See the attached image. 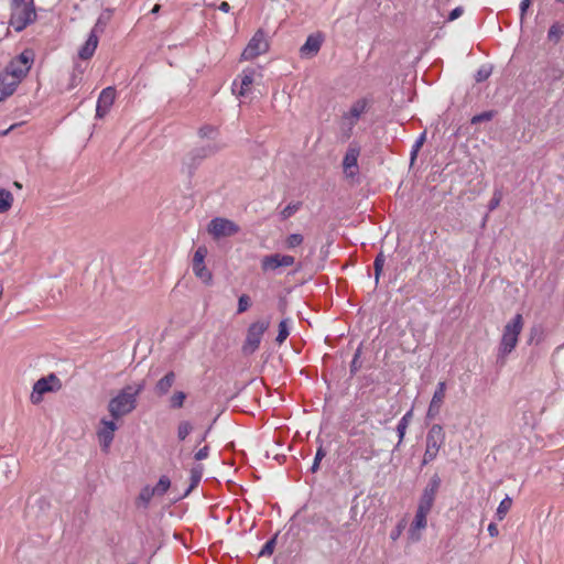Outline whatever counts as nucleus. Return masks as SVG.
<instances>
[{
    "label": "nucleus",
    "mask_w": 564,
    "mask_h": 564,
    "mask_svg": "<svg viewBox=\"0 0 564 564\" xmlns=\"http://www.w3.org/2000/svg\"><path fill=\"white\" fill-rule=\"evenodd\" d=\"M116 98V90L112 87H107L101 90L97 107H96V117L97 118H104L108 111L110 110L111 106L113 105Z\"/></svg>",
    "instance_id": "14"
},
{
    "label": "nucleus",
    "mask_w": 564,
    "mask_h": 564,
    "mask_svg": "<svg viewBox=\"0 0 564 564\" xmlns=\"http://www.w3.org/2000/svg\"><path fill=\"white\" fill-rule=\"evenodd\" d=\"M322 42L323 39L319 34H311L300 48L301 56L305 58L315 56L321 48Z\"/></svg>",
    "instance_id": "18"
},
{
    "label": "nucleus",
    "mask_w": 564,
    "mask_h": 564,
    "mask_svg": "<svg viewBox=\"0 0 564 564\" xmlns=\"http://www.w3.org/2000/svg\"><path fill=\"white\" fill-rule=\"evenodd\" d=\"M294 262L295 259L292 256L274 253L262 258L261 269L264 272H274L279 268L291 267Z\"/></svg>",
    "instance_id": "12"
},
{
    "label": "nucleus",
    "mask_w": 564,
    "mask_h": 564,
    "mask_svg": "<svg viewBox=\"0 0 564 564\" xmlns=\"http://www.w3.org/2000/svg\"><path fill=\"white\" fill-rule=\"evenodd\" d=\"M36 19L34 2H12L10 25L21 32Z\"/></svg>",
    "instance_id": "4"
},
{
    "label": "nucleus",
    "mask_w": 564,
    "mask_h": 564,
    "mask_svg": "<svg viewBox=\"0 0 564 564\" xmlns=\"http://www.w3.org/2000/svg\"><path fill=\"white\" fill-rule=\"evenodd\" d=\"M215 132H216L215 129L212 128V127L202 128L200 131H199V133L203 137H212Z\"/></svg>",
    "instance_id": "50"
},
{
    "label": "nucleus",
    "mask_w": 564,
    "mask_h": 564,
    "mask_svg": "<svg viewBox=\"0 0 564 564\" xmlns=\"http://www.w3.org/2000/svg\"><path fill=\"white\" fill-rule=\"evenodd\" d=\"M194 426L191 421L183 420L177 424V438L184 441L193 431Z\"/></svg>",
    "instance_id": "31"
},
{
    "label": "nucleus",
    "mask_w": 564,
    "mask_h": 564,
    "mask_svg": "<svg viewBox=\"0 0 564 564\" xmlns=\"http://www.w3.org/2000/svg\"><path fill=\"white\" fill-rule=\"evenodd\" d=\"M290 322L291 321L289 318H285L282 319L279 324V332L275 340L280 345L284 343L290 335Z\"/></svg>",
    "instance_id": "29"
},
{
    "label": "nucleus",
    "mask_w": 564,
    "mask_h": 564,
    "mask_svg": "<svg viewBox=\"0 0 564 564\" xmlns=\"http://www.w3.org/2000/svg\"><path fill=\"white\" fill-rule=\"evenodd\" d=\"M271 321L269 317L261 318L251 323L246 333V338L241 346V351L246 356L254 354L261 344L264 333L269 329Z\"/></svg>",
    "instance_id": "3"
},
{
    "label": "nucleus",
    "mask_w": 564,
    "mask_h": 564,
    "mask_svg": "<svg viewBox=\"0 0 564 564\" xmlns=\"http://www.w3.org/2000/svg\"><path fill=\"white\" fill-rule=\"evenodd\" d=\"M13 203V195L11 192L0 188V214L8 212Z\"/></svg>",
    "instance_id": "27"
},
{
    "label": "nucleus",
    "mask_w": 564,
    "mask_h": 564,
    "mask_svg": "<svg viewBox=\"0 0 564 564\" xmlns=\"http://www.w3.org/2000/svg\"><path fill=\"white\" fill-rule=\"evenodd\" d=\"M187 394L184 391H174L173 394L169 399V405L171 409H181L183 408Z\"/></svg>",
    "instance_id": "28"
},
{
    "label": "nucleus",
    "mask_w": 564,
    "mask_h": 564,
    "mask_svg": "<svg viewBox=\"0 0 564 564\" xmlns=\"http://www.w3.org/2000/svg\"><path fill=\"white\" fill-rule=\"evenodd\" d=\"M523 317L516 314L502 329L501 339L498 348V357L505 359L518 345L519 336L523 329Z\"/></svg>",
    "instance_id": "2"
},
{
    "label": "nucleus",
    "mask_w": 564,
    "mask_h": 564,
    "mask_svg": "<svg viewBox=\"0 0 564 564\" xmlns=\"http://www.w3.org/2000/svg\"><path fill=\"white\" fill-rule=\"evenodd\" d=\"M437 454H438V452H436V451L425 448V453L423 456V464L426 465V464L431 463L432 460H434L436 458Z\"/></svg>",
    "instance_id": "42"
},
{
    "label": "nucleus",
    "mask_w": 564,
    "mask_h": 564,
    "mask_svg": "<svg viewBox=\"0 0 564 564\" xmlns=\"http://www.w3.org/2000/svg\"><path fill=\"white\" fill-rule=\"evenodd\" d=\"M143 389V382L124 387L109 401L108 411L110 415L116 420L132 412L137 405V397Z\"/></svg>",
    "instance_id": "1"
},
{
    "label": "nucleus",
    "mask_w": 564,
    "mask_h": 564,
    "mask_svg": "<svg viewBox=\"0 0 564 564\" xmlns=\"http://www.w3.org/2000/svg\"><path fill=\"white\" fill-rule=\"evenodd\" d=\"M464 10L462 7H457L451 11L447 21H454L463 14Z\"/></svg>",
    "instance_id": "46"
},
{
    "label": "nucleus",
    "mask_w": 564,
    "mask_h": 564,
    "mask_svg": "<svg viewBox=\"0 0 564 564\" xmlns=\"http://www.w3.org/2000/svg\"><path fill=\"white\" fill-rule=\"evenodd\" d=\"M492 118V113L491 112H482V113H479V115H476L471 118V123H479L481 121H488Z\"/></svg>",
    "instance_id": "41"
},
{
    "label": "nucleus",
    "mask_w": 564,
    "mask_h": 564,
    "mask_svg": "<svg viewBox=\"0 0 564 564\" xmlns=\"http://www.w3.org/2000/svg\"><path fill=\"white\" fill-rule=\"evenodd\" d=\"M440 485L441 479L437 476L432 477L429 485L424 489L419 503L432 508Z\"/></svg>",
    "instance_id": "20"
},
{
    "label": "nucleus",
    "mask_w": 564,
    "mask_h": 564,
    "mask_svg": "<svg viewBox=\"0 0 564 564\" xmlns=\"http://www.w3.org/2000/svg\"><path fill=\"white\" fill-rule=\"evenodd\" d=\"M59 381L55 375H50L45 378L39 379L34 386L33 391L31 393V401L34 404H37L42 401L43 395L46 392H51L58 388Z\"/></svg>",
    "instance_id": "10"
},
{
    "label": "nucleus",
    "mask_w": 564,
    "mask_h": 564,
    "mask_svg": "<svg viewBox=\"0 0 564 564\" xmlns=\"http://www.w3.org/2000/svg\"><path fill=\"white\" fill-rule=\"evenodd\" d=\"M250 297L246 294L239 296L237 313H245L250 307Z\"/></svg>",
    "instance_id": "37"
},
{
    "label": "nucleus",
    "mask_w": 564,
    "mask_h": 564,
    "mask_svg": "<svg viewBox=\"0 0 564 564\" xmlns=\"http://www.w3.org/2000/svg\"><path fill=\"white\" fill-rule=\"evenodd\" d=\"M269 50V42L264 33L259 30L251 37L246 48L243 50L241 57L245 61H251L257 56L264 54Z\"/></svg>",
    "instance_id": "8"
},
{
    "label": "nucleus",
    "mask_w": 564,
    "mask_h": 564,
    "mask_svg": "<svg viewBox=\"0 0 564 564\" xmlns=\"http://www.w3.org/2000/svg\"><path fill=\"white\" fill-rule=\"evenodd\" d=\"M530 3L531 2H521V6H520L521 18H523V15L525 14Z\"/></svg>",
    "instance_id": "53"
},
{
    "label": "nucleus",
    "mask_w": 564,
    "mask_h": 564,
    "mask_svg": "<svg viewBox=\"0 0 564 564\" xmlns=\"http://www.w3.org/2000/svg\"><path fill=\"white\" fill-rule=\"evenodd\" d=\"M13 128H14V126H11L8 130H6V131L1 132L0 134H1V135H6V134H8V132H9L10 130H12Z\"/></svg>",
    "instance_id": "55"
},
{
    "label": "nucleus",
    "mask_w": 564,
    "mask_h": 564,
    "mask_svg": "<svg viewBox=\"0 0 564 564\" xmlns=\"http://www.w3.org/2000/svg\"><path fill=\"white\" fill-rule=\"evenodd\" d=\"M170 486H171V481H170L169 477L162 476L159 479L155 487H151V488L154 490L155 495L162 496L169 490Z\"/></svg>",
    "instance_id": "32"
},
{
    "label": "nucleus",
    "mask_w": 564,
    "mask_h": 564,
    "mask_svg": "<svg viewBox=\"0 0 564 564\" xmlns=\"http://www.w3.org/2000/svg\"><path fill=\"white\" fill-rule=\"evenodd\" d=\"M208 456V446H204L195 453V459L203 460Z\"/></svg>",
    "instance_id": "48"
},
{
    "label": "nucleus",
    "mask_w": 564,
    "mask_h": 564,
    "mask_svg": "<svg viewBox=\"0 0 564 564\" xmlns=\"http://www.w3.org/2000/svg\"><path fill=\"white\" fill-rule=\"evenodd\" d=\"M217 9L223 11V12H225V13H227V12H229L230 7H229L228 2H220V4L218 6Z\"/></svg>",
    "instance_id": "52"
},
{
    "label": "nucleus",
    "mask_w": 564,
    "mask_h": 564,
    "mask_svg": "<svg viewBox=\"0 0 564 564\" xmlns=\"http://www.w3.org/2000/svg\"><path fill=\"white\" fill-rule=\"evenodd\" d=\"M239 226L227 218L216 217L208 225V232L214 239L231 237L239 232Z\"/></svg>",
    "instance_id": "7"
},
{
    "label": "nucleus",
    "mask_w": 564,
    "mask_h": 564,
    "mask_svg": "<svg viewBox=\"0 0 564 564\" xmlns=\"http://www.w3.org/2000/svg\"><path fill=\"white\" fill-rule=\"evenodd\" d=\"M325 456L323 448H318L315 455V459L312 466V471H316L319 465L321 459Z\"/></svg>",
    "instance_id": "45"
},
{
    "label": "nucleus",
    "mask_w": 564,
    "mask_h": 564,
    "mask_svg": "<svg viewBox=\"0 0 564 564\" xmlns=\"http://www.w3.org/2000/svg\"><path fill=\"white\" fill-rule=\"evenodd\" d=\"M303 242V236L300 234H292L285 240V247L288 249H294Z\"/></svg>",
    "instance_id": "34"
},
{
    "label": "nucleus",
    "mask_w": 564,
    "mask_h": 564,
    "mask_svg": "<svg viewBox=\"0 0 564 564\" xmlns=\"http://www.w3.org/2000/svg\"><path fill=\"white\" fill-rule=\"evenodd\" d=\"M445 441V433L440 424H434L426 435V448L438 452Z\"/></svg>",
    "instance_id": "16"
},
{
    "label": "nucleus",
    "mask_w": 564,
    "mask_h": 564,
    "mask_svg": "<svg viewBox=\"0 0 564 564\" xmlns=\"http://www.w3.org/2000/svg\"><path fill=\"white\" fill-rule=\"evenodd\" d=\"M383 265H384V257L382 253H379L373 263L376 283L379 282V278L382 272Z\"/></svg>",
    "instance_id": "35"
},
{
    "label": "nucleus",
    "mask_w": 564,
    "mask_h": 564,
    "mask_svg": "<svg viewBox=\"0 0 564 564\" xmlns=\"http://www.w3.org/2000/svg\"><path fill=\"white\" fill-rule=\"evenodd\" d=\"M257 72L256 69H245L239 76L240 88L237 90V80L234 82V91H237L239 96H245L251 90V86L256 82Z\"/></svg>",
    "instance_id": "19"
},
{
    "label": "nucleus",
    "mask_w": 564,
    "mask_h": 564,
    "mask_svg": "<svg viewBox=\"0 0 564 564\" xmlns=\"http://www.w3.org/2000/svg\"><path fill=\"white\" fill-rule=\"evenodd\" d=\"M118 426L115 421L102 419L100 421V426L97 430V437L101 447V451L108 453L111 446V443L115 437V432Z\"/></svg>",
    "instance_id": "11"
},
{
    "label": "nucleus",
    "mask_w": 564,
    "mask_h": 564,
    "mask_svg": "<svg viewBox=\"0 0 564 564\" xmlns=\"http://www.w3.org/2000/svg\"><path fill=\"white\" fill-rule=\"evenodd\" d=\"M412 416H413V411L410 410L408 411L402 417L401 420L399 421L398 423V426H397V432H398V436H399V444L403 441L404 438V435L406 433V429L412 420Z\"/></svg>",
    "instance_id": "25"
},
{
    "label": "nucleus",
    "mask_w": 564,
    "mask_h": 564,
    "mask_svg": "<svg viewBox=\"0 0 564 564\" xmlns=\"http://www.w3.org/2000/svg\"><path fill=\"white\" fill-rule=\"evenodd\" d=\"M153 496H155L154 490L151 487L147 486L140 491L138 500L140 503L147 507L148 503L153 498Z\"/></svg>",
    "instance_id": "33"
},
{
    "label": "nucleus",
    "mask_w": 564,
    "mask_h": 564,
    "mask_svg": "<svg viewBox=\"0 0 564 564\" xmlns=\"http://www.w3.org/2000/svg\"><path fill=\"white\" fill-rule=\"evenodd\" d=\"M437 454H438V452H436V451L425 448V453L423 456V464L426 465V464L431 463L432 460H434L436 458Z\"/></svg>",
    "instance_id": "43"
},
{
    "label": "nucleus",
    "mask_w": 564,
    "mask_h": 564,
    "mask_svg": "<svg viewBox=\"0 0 564 564\" xmlns=\"http://www.w3.org/2000/svg\"><path fill=\"white\" fill-rule=\"evenodd\" d=\"M176 375L174 371L165 373L155 384L154 392L158 397H163L169 393L173 384L175 383Z\"/></svg>",
    "instance_id": "21"
},
{
    "label": "nucleus",
    "mask_w": 564,
    "mask_h": 564,
    "mask_svg": "<svg viewBox=\"0 0 564 564\" xmlns=\"http://www.w3.org/2000/svg\"><path fill=\"white\" fill-rule=\"evenodd\" d=\"M424 141H425V133H422L419 137V139L415 141V143L413 144L412 152H411L412 161L416 156V153L421 149V147L423 145Z\"/></svg>",
    "instance_id": "40"
},
{
    "label": "nucleus",
    "mask_w": 564,
    "mask_h": 564,
    "mask_svg": "<svg viewBox=\"0 0 564 564\" xmlns=\"http://www.w3.org/2000/svg\"><path fill=\"white\" fill-rule=\"evenodd\" d=\"M159 10H160V6H159V4H155V6L152 8L151 12H152V13H158V12H159Z\"/></svg>",
    "instance_id": "54"
},
{
    "label": "nucleus",
    "mask_w": 564,
    "mask_h": 564,
    "mask_svg": "<svg viewBox=\"0 0 564 564\" xmlns=\"http://www.w3.org/2000/svg\"><path fill=\"white\" fill-rule=\"evenodd\" d=\"M487 530H488V533L490 534V536H492V538H495V536H497L499 534L498 527L494 522L489 523Z\"/></svg>",
    "instance_id": "49"
},
{
    "label": "nucleus",
    "mask_w": 564,
    "mask_h": 564,
    "mask_svg": "<svg viewBox=\"0 0 564 564\" xmlns=\"http://www.w3.org/2000/svg\"><path fill=\"white\" fill-rule=\"evenodd\" d=\"M296 210V207L295 206H286L283 210V216L284 217H290L294 212Z\"/></svg>",
    "instance_id": "51"
},
{
    "label": "nucleus",
    "mask_w": 564,
    "mask_h": 564,
    "mask_svg": "<svg viewBox=\"0 0 564 564\" xmlns=\"http://www.w3.org/2000/svg\"><path fill=\"white\" fill-rule=\"evenodd\" d=\"M207 252L208 251L205 246H199L193 256L192 267L196 278H198L205 284H210L213 274L205 265V258Z\"/></svg>",
    "instance_id": "9"
},
{
    "label": "nucleus",
    "mask_w": 564,
    "mask_h": 564,
    "mask_svg": "<svg viewBox=\"0 0 564 564\" xmlns=\"http://www.w3.org/2000/svg\"><path fill=\"white\" fill-rule=\"evenodd\" d=\"M98 42H99V35L94 32H90L87 41L78 51L79 58L89 59L94 55V53L98 46Z\"/></svg>",
    "instance_id": "22"
},
{
    "label": "nucleus",
    "mask_w": 564,
    "mask_h": 564,
    "mask_svg": "<svg viewBox=\"0 0 564 564\" xmlns=\"http://www.w3.org/2000/svg\"><path fill=\"white\" fill-rule=\"evenodd\" d=\"M446 393V383L444 381H440L436 386V390L433 393L432 400L430 402L427 414L429 419H434L438 415L443 402L445 400Z\"/></svg>",
    "instance_id": "15"
},
{
    "label": "nucleus",
    "mask_w": 564,
    "mask_h": 564,
    "mask_svg": "<svg viewBox=\"0 0 564 564\" xmlns=\"http://www.w3.org/2000/svg\"><path fill=\"white\" fill-rule=\"evenodd\" d=\"M431 509V507L419 503L414 519L408 530V538L410 542L415 543L421 540L422 532L427 527V516Z\"/></svg>",
    "instance_id": "6"
},
{
    "label": "nucleus",
    "mask_w": 564,
    "mask_h": 564,
    "mask_svg": "<svg viewBox=\"0 0 564 564\" xmlns=\"http://www.w3.org/2000/svg\"><path fill=\"white\" fill-rule=\"evenodd\" d=\"M491 74V68L489 66H481L476 75H475V79L477 82H484L486 80Z\"/></svg>",
    "instance_id": "38"
},
{
    "label": "nucleus",
    "mask_w": 564,
    "mask_h": 564,
    "mask_svg": "<svg viewBox=\"0 0 564 564\" xmlns=\"http://www.w3.org/2000/svg\"><path fill=\"white\" fill-rule=\"evenodd\" d=\"M500 200H501V195L498 193H495L494 197L489 202V210L496 209L499 206Z\"/></svg>",
    "instance_id": "47"
},
{
    "label": "nucleus",
    "mask_w": 564,
    "mask_h": 564,
    "mask_svg": "<svg viewBox=\"0 0 564 564\" xmlns=\"http://www.w3.org/2000/svg\"><path fill=\"white\" fill-rule=\"evenodd\" d=\"M34 62V53L31 50L23 51L19 56L13 58L6 69L2 72L11 80H14L19 85L22 79L28 75Z\"/></svg>",
    "instance_id": "5"
},
{
    "label": "nucleus",
    "mask_w": 564,
    "mask_h": 564,
    "mask_svg": "<svg viewBox=\"0 0 564 564\" xmlns=\"http://www.w3.org/2000/svg\"><path fill=\"white\" fill-rule=\"evenodd\" d=\"M403 529H404V523H403V522H400V523L395 527V529L391 531V533H390V538H391V540H392V541H397V540L400 538V535H401V533H402Z\"/></svg>",
    "instance_id": "44"
},
{
    "label": "nucleus",
    "mask_w": 564,
    "mask_h": 564,
    "mask_svg": "<svg viewBox=\"0 0 564 564\" xmlns=\"http://www.w3.org/2000/svg\"><path fill=\"white\" fill-rule=\"evenodd\" d=\"M366 108L367 101L365 99H359L355 101L350 109L344 115V121L349 126V129L357 123L361 115L366 111Z\"/></svg>",
    "instance_id": "17"
},
{
    "label": "nucleus",
    "mask_w": 564,
    "mask_h": 564,
    "mask_svg": "<svg viewBox=\"0 0 564 564\" xmlns=\"http://www.w3.org/2000/svg\"><path fill=\"white\" fill-rule=\"evenodd\" d=\"M276 536H273L269 541L265 542V544L262 546L260 551V556H269L273 553L274 546H275Z\"/></svg>",
    "instance_id": "36"
},
{
    "label": "nucleus",
    "mask_w": 564,
    "mask_h": 564,
    "mask_svg": "<svg viewBox=\"0 0 564 564\" xmlns=\"http://www.w3.org/2000/svg\"><path fill=\"white\" fill-rule=\"evenodd\" d=\"M9 75L0 74V101L4 100L7 97L11 96L18 85L14 80L8 77Z\"/></svg>",
    "instance_id": "23"
},
{
    "label": "nucleus",
    "mask_w": 564,
    "mask_h": 564,
    "mask_svg": "<svg viewBox=\"0 0 564 564\" xmlns=\"http://www.w3.org/2000/svg\"><path fill=\"white\" fill-rule=\"evenodd\" d=\"M512 506V499L507 496L505 499H502L497 508L496 511V518L501 521L505 519L506 514L509 512Z\"/></svg>",
    "instance_id": "30"
},
{
    "label": "nucleus",
    "mask_w": 564,
    "mask_h": 564,
    "mask_svg": "<svg viewBox=\"0 0 564 564\" xmlns=\"http://www.w3.org/2000/svg\"><path fill=\"white\" fill-rule=\"evenodd\" d=\"M564 34V24L553 23L547 32V39L550 42L556 44L560 42Z\"/></svg>",
    "instance_id": "26"
},
{
    "label": "nucleus",
    "mask_w": 564,
    "mask_h": 564,
    "mask_svg": "<svg viewBox=\"0 0 564 564\" xmlns=\"http://www.w3.org/2000/svg\"><path fill=\"white\" fill-rule=\"evenodd\" d=\"M359 147L350 144L343 160V171L347 177H354L358 174Z\"/></svg>",
    "instance_id": "13"
},
{
    "label": "nucleus",
    "mask_w": 564,
    "mask_h": 564,
    "mask_svg": "<svg viewBox=\"0 0 564 564\" xmlns=\"http://www.w3.org/2000/svg\"><path fill=\"white\" fill-rule=\"evenodd\" d=\"M111 17H112V12L110 10H105L104 12L100 13V15L98 17L97 19V22L95 23L91 32L96 33V34H101L108 22L111 20Z\"/></svg>",
    "instance_id": "24"
},
{
    "label": "nucleus",
    "mask_w": 564,
    "mask_h": 564,
    "mask_svg": "<svg viewBox=\"0 0 564 564\" xmlns=\"http://www.w3.org/2000/svg\"><path fill=\"white\" fill-rule=\"evenodd\" d=\"M202 475H203V467L202 466H197V467H194L192 469V487L196 486L199 480L202 479Z\"/></svg>",
    "instance_id": "39"
}]
</instances>
